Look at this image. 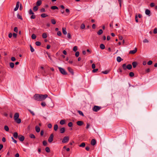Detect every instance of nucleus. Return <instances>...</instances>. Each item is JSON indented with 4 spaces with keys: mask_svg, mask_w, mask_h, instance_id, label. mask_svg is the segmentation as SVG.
<instances>
[{
    "mask_svg": "<svg viewBox=\"0 0 157 157\" xmlns=\"http://www.w3.org/2000/svg\"><path fill=\"white\" fill-rule=\"evenodd\" d=\"M48 95H44L36 94L33 96V98L35 100L37 101H43L47 97Z\"/></svg>",
    "mask_w": 157,
    "mask_h": 157,
    "instance_id": "1",
    "label": "nucleus"
},
{
    "mask_svg": "<svg viewBox=\"0 0 157 157\" xmlns=\"http://www.w3.org/2000/svg\"><path fill=\"white\" fill-rule=\"evenodd\" d=\"M60 73L63 75H67V73L66 71L63 68L58 67Z\"/></svg>",
    "mask_w": 157,
    "mask_h": 157,
    "instance_id": "2",
    "label": "nucleus"
},
{
    "mask_svg": "<svg viewBox=\"0 0 157 157\" xmlns=\"http://www.w3.org/2000/svg\"><path fill=\"white\" fill-rule=\"evenodd\" d=\"M101 108V107L100 106L95 105L93 108V110L94 111L97 112Z\"/></svg>",
    "mask_w": 157,
    "mask_h": 157,
    "instance_id": "3",
    "label": "nucleus"
},
{
    "mask_svg": "<svg viewBox=\"0 0 157 157\" xmlns=\"http://www.w3.org/2000/svg\"><path fill=\"white\" fill-rule=\"evenodd\" d=\"M69 140V138L68 136H65L63 139L62 142L63 143L67 142Z\"/></svg>",
    "mask_w": 157,
    "mask_h": 157,
    "instance_id": "4",
    "label": "nucleus"
},
{
    "mask_svg": "<svg viewBox=\"0 0 157 157\" xmlns=\"http://www.w3.org/2000/svg\"><path fill=\"white\" fill-rule=\"evenodd\" d=\"M40 72L43 76H46L47 75L45 69L40 70Z\"/></svg>",
    "mask_w": 157,
    "mask_h": 157,
    "instance_id": "5",
    "label": "nucleus"
},
{
    "mask_svg": "<svg viewBox=\"0 0 157 157\" xmlns=\"http://www.w3.org/2000/svg\"><path fill=\"white\" fill-rule=\"evenodd\" d=\"M53 134H52L49 137L48 141L49 143H51L53 140Z\"/></svg>",
    "mask_w": 157,
    "mask_h": 157,
    "instance_id": "6",
    "label": "nucleus"
},
{
    "mask_svg": "<svg viewBox=\"0 0 157 157\" xmlns=\"http://www.w3.org/2000/svg\"><path fill=\"white\" fill-rule=\"evenodd\" d=\"M20 6V2H17V3L16 7L14 9V10L16 11L19 8Z\"/></svg>",
    "mask_w": 157,
    "mask_h": 157,
    "instance_id": "7",
    "label": "nucleus"
},
{
    "mask_svg": "<svg viewBox=\"0 0 157 157\" xmlns=\"http://www.w3.org/2000/svg\"><path fill=\"white\" fill-rule=\"evenodd\" d=\"M18 138L20 141H23L24 140L25 137L24 136L20 135L19 136Z\"/></svg>",
    "mask_w": 157,
    "mask_h": 157,
    "instance_id": "8",
    "label": "nucleus"
},
{
    "mask_svg": "<svg viewBox=\"0 0 157 157\" xmlns=\"http://www.w3.org/2000/svg\"><path fill=\"white\" fill-rule=\"evenodd\" d=\"M67 69L68 71L71 73V74L73 75L74 74V73L73 71V70L70 67H69L67 68Z\"/></svg>",
    "mask_w": 157,
    "mask_h": 157,
    "instance_id": "9",
    "label": "nucleus"
},
{
    "mask_svg": "<svg viewBox=\"0 0 157 157\" xmlns=\"http://www.w3.org/2000/svg\"><path fill=\"white\" fill-rule=\"evenodd\" d=\"M137 51V48H135L134 50L130 51H129V53L130 54H134Z\"/></svg>",
    "mask_w": 157,
    "mask_h": 157,
    "instance_id": "10",
    "label": "nucleus"
},
{
    "mask_svg": "<svg viewBox=\"0 0 157 157\" xmlns=\"http://www.w3.org/2000/svg\"><path fill=\"white\" fill-rule=\"evenodd\" d=\"M19 117V114L18 113H16L14 114V120H16L17 119V118H18Z\"/></svg>",
    "mask_w": 157,
    "mask_h": 157,
    "instance_id": "11",
    "label": "nucleus"
},
{
    "mask_svg": "<svg viewBox=\"0 0 157 157\" xmlns=\"http://www.w3.org/2000/svg\"><path fill=\"white\" fill-rule=\"evenodd\" d=\"M145 14L149 16H150V13H151V12L150 11V10L148 9H146V10H145Z\"/></svg>",
    "mask_w": 157,
    "mask_h": 157,
    "instance_id": "12",
    "label": "nucleus"
},
{
    "mask_svg": "<svg viewBox=\"0 0 157 157\" xmlns=\"http://www.w3.org/2000/svg\"><path fill=\"white\" fill-rule=\"evenodd\" d=\"M96 144V140L94 139H92L91 141V144L92 145H94Z\"/></svg>",
    "mask_w": 157,
    "mask_h": 157,
    "instance_id": "13",
    "label": "nucleus"
},
{
    "mask_svg": "<svg viewBox=\"0 0 157 157\" xmlns=\"http://www.w3.org/2000/svg\"><path fill=\"white\" fill-rule=\"evenodd\" d=\"M83 124V122L81 121H78L77 122V124L78 125L81 126Z\"/></svg>",
    "mask_w": 157,
    "mask_h": 157,
    "instance_id": "14",
    "label": "nucleus"
},
{
    "mask_svg": "<svg viewBox=\"0 0 157 157\" xmlns=\"http://www.w3.org/2000/svg\"><path fill=\"white\" fill-rule=\"evenodd\" d=\"M36 131L37 132H39L40 131V128L38 126H36L35 127Z\"/></svg>",
    "mask_w": 157,
    "mask_h": 157,
    "instance_id": "15",
    "label": "nucleus"
},
{
    "mask_svg": "<svg viewBox=\"0 0 157 157\" xmlns=\"http://www.w3.org/2000/svg\"><path fill=\"white\" fill-rule=\"evenodd\" d=\"M62 32L63 33L64 35H66L67 34V32L65 28L63 27L62 28Z\"/></svg>",
    "mask_w": 157,
    "mask_h": 157,
    "instance_id": "16",
    "label": "nucleus"
},
{
    "mask_svg": "<svg viewBox=\"0 0 157 157\" xmlns=\"http://www.w3.org/2000/svg\"><path fill=\"white\" fill-rule=\"evenodd\" d=\"M42 3V2L41 0H38V1L36 3V5L37 6H40Z\"/></svg>",
    "mask_w": 157,
    "mask_h": 157,
    "instance_id": "17",
    "label": "nucleus"
},
{
    "mask_svg": "<svg viewBox=\"0 0 157 157\" xmlns=\"http://www.w3.org/2000/svg\"><path fill=\"white\" fill-rule=\"evenodd\" d=\"M137 65V62L134 61L132 62V65L133 68H135Z\"/></svg>",
    "mask_w": 157,
    "mask_h": 157,
    "instance_id": "18",
    "label": "nucleus"
},
{
    "mask_svg": "<svg viewBox=\"0 0 157 157\" xmlns=\"http://www.w3.org/2000/svg\"><path fill=\"white\" fill-rule=\"evenodd\" d=\"M123 59L121 58V57L120 56H118L117 58V61L118 62H120Z\"/></svg>",
    "mask_w": 157,
    "mask_h": 157,
    "instance_id": "19",
    "label": "nucleus"
},
{
    "mask_svg": "<svg viewBox=\"0 0 157 157\" xmlns=\"http://www.w3.org/2000/svg\"><path fill=\"white\" fill-rule=\"evenodd\" d=\"M127 69L128 70H130L132 68V66L131 64H129L127 66Z\"/></svg>",
    "mask_w": 157,
    "mask_h": 157,
    "instance_id": "20",
    "label": "nucleus"
},
{
    "mask_svg": "<svg viewBox=\"0 0 157 157\" xmlns=\"http://www.w3.org/2000/svg\"><path fill=\"white\" fill-rule=\"evenodd\" d=\"M60 132L61 133H63L65 132V128H62L60 130Z\"/></svg>",
    "mask_w": 157,
    "mask_h": 157,
    "instance_id": "21",
    "label": "nucleus"
},
{
    "mask_svg": "<svg viewBox=\"0 0 157 157\" xmlns=\"http://www.w3.org/2000/svg\"><path fill=\"white\" fill-rule=\"evenodd\" d=\"M14 120L18 124H20L21 122V120L20 118H17V119Z\"/></svg>",
    "mask_w": 157,
    "mask_h": 157,
    "instance_id": "22",
    "label": "nucleus"
},
{
    "mask_svg": "<svg viewBox=\"0 0 157 157\" xmlns=\"http://www.w3.org/2000/svg\"><path fill=\"white\" fill-rule=\"evenodd\" d=\"M18 136V133L17 132H15L13 134V136L15 138H17Z\"/></svg>",
    "mask_w": 157,
    "mask_h": 157,
    "instance_id": "23",
    "label": "nucleus"
},
{
    "mask_svg": "<svg viewBox=\"0 0 157 157\" xmlns=\"http://www.w3.org/2000/svg\"><path fill=\"white\" fill-rule=\"evenodd\" d=\"M122 67H123V69L124 70H126L127 69V68L126 67H127L125 63H124V64H123L122 65Z\"/></svg>",
    "mask_w": 157,
    "mask_h": 157,
    "instance_id": "24",
    "label": "nucleus"
},
{
    "mask_svg": "<svg viewBox=\"0 0 157 157\" xmlns=\"http://www.w3.org/2000/svg\"><path fill=\"white\" fill-rule=\"evenodd\" d=\"M85 146V144L84 143H82L79 145V146L81 147H84Z\"/></svg>",
    "mask_w": 157,
    "mask_h": 157,
    "instance_id": "25",
    "label": "nucleus"
},
{
    "mask_svg": "<svg viewBox=\"0 0 157 157\" xmlns=\"http://www.w3.org/2000/svg\"><path fill=\"white\" fill-rule=\"evenodd\" d=\"M103 33V31L102 29H101L98 32L97 34L99 35H100Z\"/></svg>",
    "mask_w": 157,
    "mask_h": 157,
    "instance_id": "26",
    "label": "nucleus"
},
{
    "mask_svg": "<svg viewBox=\"0 0 157 157\" xmlns=\"http://www.w3.org/2000/svg\"><path fill=\"white\" fill-rule=\"evenodd\" d=\"M109 71L108 70H107L106 71H102V73L103 74H107L109 73Z\"/></svg>",
    "mask_w": 157,
    "mask_h": 157,
    "instance_id": "27",
    "label": "nucleus"
},
{
    "mask_svg": "<svg viewBox=\"0 0 157 157\" xmlns=\"http://www.w3.org/2000/svg\"><path fill=\"white\" fill-rule=\"evenodd\" d=\"M38 8L37 6H35L33 7V10L34 11H36L38 10Z\"/></svg>",
    "mask_w": 157,
    "mask_h": 157,
    "instance_id": "28",
    "label": "nucleus"
},
{
    "mask_svg": "<svg viewBox=\"0 0 157 157\" xmlns=\"http://www.w3.org/2000/svg\"><path fill=\"white\" fill-rule=\"evenodd\" d=\"M100 48L102 49H104L105 48V46L103 44H101L100 45Z\"/></svg>",
    "mask_w": 157,
    "mask_h": 157,
    "instance_id": "29",
    "label": "nucleus"
},
{
    "mask_svg": "<svg viewBox=\"0 0 157 157\" xmlns=\"http://www.w3.org/2000/svg\"><path fill=\"white\" fill-rule=\"evenodd\" d=\"M41 16L42 17L44 18V17H46L48 16V15H47L45 13H42L41 15Z\"/></svg>",
    "mask_w": 157,
    "mask_h": 157,
    "instance_id": "30",
    "label": "nucleus"
},
{
    "mask_svg": "<svg viewBox=\"0 0 157 157\" xmlns=\"http://www.w3.org/2000/svg\"><path fill=\"white\" fill-rule=\"evenodd\" d=\"M4 129L6 131H9V128L8 126L7 125H5L4 126Z\"/></svg>",
    "mask_w": 157,
    "mask_h": 157,
    "instance_id": "31",
    "label": "nucleus"
},
{
    "mask_svg": "<svg viewBox=\"0 0 157 157\" xmlns=\"http://www.w3.org/2000/svg\"><path fill=\"white\" fill-rule=\"evenodd\" d=\"M29 136L31 138L35 139V136L33 134H31L29 135Z\"/></svg>",
    "mask_w": 157,
    "mask_h": 157,
    "instance_id": "32",
    "label": "nucleus"
},
{
    "mask_svg": "<svg viewBox=\"0 0 157 157\" xmlns=\"http://www.w3.org/2000/svg\"><path fill=\"white\" fill-rule=\"evenodd\" d=\"M58 128V125L56 124L54 125V130L55 131H56L57 130Z\"/></svg>",
    "mask_w": 157,
    "mask_h": 157,
    "instance_id": "33",
    "label": "nucleus"
},
{
    "mask_svg": "<svg viewBox=\"0 0 157 157\" xmlns=\"http://www.w3.org/2000/svg\"><path fill=\"white\" fill-rule=\"evenodd\" d=\"M60 124L61 125L64 124H65V121L64 120H61L60 122Z\"/></svg>",
    "mask_w": 157,
    "mask_h": 157,
    "instance_id": "34",
    "label": "nucleus"
},
{
    "mask_svg": "<svg viewBox=\"0 0 157 157\" xmlns=\"http://www.w3.org/2000/svg\"><path fill=\"white\" fill-rule=\"evenodd\" d=\"M42 37L43 38H46L47 37V35L46 33H43L42 34Z\"/></svg>",
    "mask_w": 157,
    "mask_h": 157,
    "instance_id": "35",
    "label": "nucleus"
},
{
    "mask_svg": "<svg viewBox=\"0 0 157 157\" xmlns=\"http://www.w3.org/2000/svg\"><path fill=\"white\" fill-rule=\"evenodd\" d=\"M10 65L11 68H13L14 67V63H10Z\"/></svg>",
    "mask_w": 157,
    "mask_h": 157,
    "instance_id": "36",
    "label": "nucleus"
},
{
    "mask_svg": "<svg viewBox=\"0 0 157 157\" xmlns=\"http://www.w3.org/2000/svg\"><path fill=\"white\" fill-rule=\"evenodd\" d=\"M51 9L52 10L58 9V7L56 6H52L51 7Z\"/></svg>",
    "mask_w": 157,
    "mask_h": 157,
    "instance_id": "37",
    "label": "nucleus"
},
{
    "mask_svg": "<svg viewBox=\"0 0 157 157\" xmlns=\"http://www.w3.org/2000/svg\"><path fill=\"white\" fill-rule=\"evenodd\" d=\"M45 151L47 152H50V149L49 147H47L45 148Z\"/></svg>",
    "mask_w": 157,
    "mask_h": 157,
    "instance_id": "38",
    "label": "nucleus"
},
{
    "mask_svg": "<svg viewBox=\"0 0 157 157\" xmlns=\"http://www.w3.org/2000/svg\"><path fill=\"white\" fill-rule=\"evenodd\" d=\"M78 112L79 113V114L82 116H84V114H83V113L81 111H80V110H78Z\"/></svg>",
    "mask_w": 157,
    "mask_h": 157,
    "instance_id": "39",
    "label": "nucleus"
},
{
    "mask_svg": "<svg viewBox=\"0 0 157 157\" xmlns=\"http://www.w3.org/2000/svg\"><path fill=\"white\" fill-rule=\"evenodd\" d=\"M77 49H78V48H77V46H75L73 48V50L75 52H76V51L77 50Z\"/></svg>",
    "mask_w": 157,
    "mask_h": 157,
    "instance_id": "40",
    "label": "nucleus"
},
{
    "mask_svg": "<svg viewBox=\"0 0 157 157\" xmlns=\"http://www.w3.org/2000/svg\"><path fill=\"white\" fill-rule=\"evenodd\" d=\"M17 17L18 18L20 19L21 20L22 19V17L18 13L17 14Z\"/></svg>",
    "mask_w": 157,
    "mask_h": 157,
    "instance_id": "41",
    "label": "nucleus"
},
{
    "mask_svg": "<svg viewBox=\"0 0 157 157\" xmlns=\"http://www.w3.org/2000/svg\"><path fill=\"white\" fill-rule=\"evenodd\" d=\"M51 22L54 25L56 23V21L55 19H52L51 20Z\"/></svg>",
    "mask_w": 157,
    "mask_h": 157,
    "instance_id": "42",
    "label": "nucleus"
},
{
    "mask_svg": "<svg viewBox=\"0 0 157 157\" xmlns=\"http://www.w3.org/2000/svg\"><path fill=\"white\" fill-rule=\"evenodd\" d=\"M32 38L33 39H35L36 37V35L34 34H33L32 35Z\"/></svg>",
    "mask_w": 157,
    "mask_h": 157,
    "instance_id": "43",
    "label": "nucleus"
},
{
    "mask_svg": "<svg viewBox=\"0 0 157 157\" xmlns=\"http://www.w3.org/2000/svg\"><path fill=\"white\" fill-rule=\"evenodd\" d=\"M129 75L131 77H133L134 76V73L132 72H130L129 73Z\"/></svg>",
    "mask_w": 157,
    "mask_h": 157,
    "instance_id": "44",
    "label": "nucleus"
},
{
    "mask_svg": "<svg viewBox=\"0 0 157 157\" xmlns=\"http://www.w3.org/2000/svg\"><path fill=\"white\" fill-rule=\"evenodd\" d=\"M35 44L36 45L39 46H40L41 44V43L39 41H36L35 43Z\"/></svg>",
    "mask_w": 157,
    "mask_h": 157,
    "instance_id": "45",
    "label": "nucleus"
},
{
    "mask_svg": "<svg viewBox=\"0 0 157 157\" xmlns=\"http://www.w3.org/2000/svg\"><path fill=\"white\" fill-rule=\"evenodd\" d=\"M30 50H31V51L32 52H33L34 51V49H33V47H32V46L30 45Z\"/></svg>",
    "mask_w": 157,
    "mask_h": 157,
    "instance_id": "46",
    "label": "nucleus"
},
{
    "mask_svg": "<svg viewBox=\"0 0 157 157\" xmlns=\"http://www.w3.org/2000/svg\"><path fill=\"white\" fill-rule=\"evenodd\" d=\"M29 14H34V13L33 12L32 10L31 9L29 10Z\"/></svg>",
    "mask_w": 157,
    "mask_h": 157,
    "instance_id": "47",
    "label": "nucleus"
},
{
    "mask_svg": "<svg viewBox=\"0 0 157 157\" xmlns=\"http://www.w3.org/2000/svg\"><path fill=\"white\" fill-rule=\"evenodd\" d=\"M41 104L43 107H45L46 105V104L44 102H42Z\"/></svg>",
    "mask_w": 157,
    "mask_h": 157,
    "instance_id": "48",
    "label": "nucleus"
},
{
    "mask_svg": "<svg viewBox=\"0 0 157 157\" xmlns=\"http://www.w3.org/2000/svg\"><path fill=\"white\" fill-rule=\"evenodd\" d=\"M36 18V16L34 14H32V15L30 17V18L32 19H34Z\"/></svg>",
    "mask_w": 157,
    "mask_h": 157,
    "instance_id": "49",
    "label": "nucleus"
},
{
    "mask_svg": "<svg viewBox=\"0 0 157 157\" xmlns=\"http://www.w3.org/2000/svg\"><path fill=\"white\" fill-rule=\"evenodd\" d=\"M40 12L41 13L44 12H45V10L44 8H42L40 10Z\"/></svg>",
    "mask_w": 157,
    "mask_h": 157,
    "instance_id": "50",
    "label": "nucleus"
},
{
    "mask_svg": "<svg viewBox=\"0 0 157 157\" xmlns=\"http://www.w3.org/2000/svg\"><path fill=\"white\" fill-rule=\"evenodd\" d=\"M29 111L31 113V114L33 115H35V113L33 111H31V110L28 109Z\"/></svg>",
    "mask_w": 157,
    "mask_h": 157,
    "instance_id": "51",
    "label": "nucleus"
},
{
    "mask_svg": "<svg viewBox=\"0 0 157 157\" xmlns=\"http://www.w3.org/2000/svg\"><path fill=\"white\" fill-rule=\"evenodd\" d=\"M85 28V25L83 24H82L81 26V28L82 29H83Z\"/></svg>",
    "mask_w": 157,
    "mask_h": 157,
    "instance_id": "52",
    "label": "nucleus"
},
{
    "mask_svg": "<svg viewBox=\"0 0 157 157\" xmlns=\"http://www.w3.org/2000/svg\"><path fill=\"white\" fill-rule=\"evenodd\" d=\"M43 144L44 146H45L47 144V142L46 141L44 140L43 142Z\"/></svg>",
    "mask_w": 157,
    "mask_h": 157,
    "instance_id": "53",
    "label": "nucleus"
},
{
    "mask_svg": "<svg viewBox=\"0 0 157 157\" xmlns=\"http://www.w3.org/2000/svg\"><path fill=\"white\" fill-rule=\"evenodd\" d=\"M79 54V53L78 52H76L75 53V56L76 57L78 56Z\"/></svg>",
    "mask_w": 157,
    "mask_h": 157,
    "instance_id": "54",
    "label": "nucleus"
},
{
    "mask_svg": "<svg viewBox=\"0 0 157 157\" xmlns=\"http://www.w3.org/2000/svg\"><path fill=\"white\" fill-rule=\"evenodd\" d=\"M14 31L17 33L18 32V29L17 27H14Z\"/></svg>",
    "mask_w": 157,
    "mask_h": 157,
    "instance_id": "55",
    "label": "nucleus"
},
{
    "mask_svg": "<svg viewBox=\"0 0 157 157\" xmlns=\"http://www.w3.org/2000/svg\"><path fill=\"white\" fill-rule=\"evenodd\" d=\"M73 124L71 122H69L68 124V125L69 127H71L72 126Z\"/></svg>",
    "mask_w": 157,
    "mask_h": 157,
    "instance_id": "56",
    "label": "nucleus"
},
{
    "mask_svg": "<svg viewBox=\"0 0 157 157\" xmlns=\"http://www.w3.org/2000/svg\"><path fill=\"white\" fill-rule=\"evenodd\" d=\"M153 33L154 34L157 33V28H155V29L154 30Z\"/></svg>",
    "mask_w": 157,
    "mask_h": 157,
    "instance_id": "57",
    "label": "nucleus"
},
{
    "mask_svg": "<svg viewBox=\"0 0 157 157\" xmlns=\"http://www.w3.org/2000/svg\"><path fill=\"white\" fill-rule=\"evenodd\" d=\"M143 42L144 43H147L149 42V41L147 39H145L143 40Z\"/></svg>",
    "mask_w": 157,
    "mask_h": 157,
    "instance_id": "58",
    "label": "nucleus"
},
{
    "mask_svg": "<svg viewBox=\"0 0 157 157\" xmlns=\"http://www.w3.org/2000/svg\"><path fill=\"white\" fill-rule=\"evenodd\" d=\"M67 37L68 38H69V39H71V34H70V33H67Z\"/></svg>",
    "mask_w": 157,
    "mask_h": 157,
    "instance_id": "59",
    "label": "nucleus"
},
{
    "mask_svg": "<svg viewBox=\"0 0 157 157\" xmlns=\"http://www.w3.org/2000/svg\"><path fill=\"white\" fill-rule=\"evenodd\" d=\"M147 63L148 65H151L152 63V62L151 60H150L147 62Z\"/></svg>",
    "mask_w": 157,
    "mask_h": 157,
    "instance_id": "60",
    "label": "nucleus"
},
{
    "mask_svg": "<svg viewBox=\"0 0 157 157\" xmlns=\"http://www.w3.org/2000/svg\"><path fill=\"white\" fill-rule=\"evenodd\" d=\"M11 139H12V140H13V141L15 143H17V141L15 140L14 138H13L12 137H11Z\"/></svg>",
    "mask_w": 157,
    "mask_h": 157,
    "instance_id": "61",
    "label": "nucleus"
},
{
    "mask_svg": "<svg viewBox=\"0 0 157 157\" xmlns=\"http://www.w3.org/2000/svg\"><path fill=\"white\" fill-rule=\"evenodd\" d=\"M119 2V5L120 7L121 6V2L122 1V0H118Z\"/></svg>",
    "mask_w": 157,
    "mask_h": 157,
    "instance_id": "62",
    "label": "nucleus"
},
{
    "mask_svg": "<svg viewBox=\"0 0 157 157\" xmlns=\"http://www.w3.org/2000/svg\"><path fill=\"white\" fill-rule=\"evenodd\" d=\"M48 126L49 128H52V126L51 124H49L48 125Z\"/></svg>",
    "mask_w": 157,
    "mask_h": 157,
    "instance_id": "63",
    "label": "nucleus"
},
{
    "mask_svg": "<svg viewBox=\"0 0 157 157\" xmlns=\"http://www.w3.org/2000/svg\"><path fill=\"white\" fill-rule=\"evenodd\" d=\"M57 34L59 36H60L61 35L62 33L60 31H58L57 33Z\"/></svg>",
    "mask_w": 157,
    "mask_h": 157,
    "instance_id": "64",
    "label": "nucleus"
}]
</instances>
